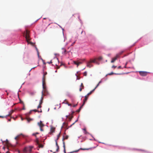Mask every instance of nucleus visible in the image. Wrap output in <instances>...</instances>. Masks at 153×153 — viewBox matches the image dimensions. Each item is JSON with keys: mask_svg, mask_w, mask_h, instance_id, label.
<instances>
[{"mask_svg": "<svg viewBox=\"0 0 153 153\" xmlns=\"http://www.w3.org/2000/svg\"><path fill=\"white\" fill-rule=\"evenodd\" d=\"M122 68V67L121 66H119L118 67V69H120V68Z\"/></svg>", "mask_w": 153, "mask_h": 153, "instance_id": "a18cd8bd", "label": "nucleus"}, {"mask_svg": "<svg viewBox=\"0 0 153 153\" xmlns=\"http://www.w3.org/2000/svg\"><path fill=\"white\" fill-rule=\"evenodd\" d=\"M57 147V148L56 149V151L58 152L59 151V146Z\"/></svg>", "mask_w": 153, "mask_h": 153, "instance_id": "72a5a7b5", "label": "nucleus"}, {"mask_svg": "<svg viewBox=\"0 0 153 153\" xmlns=\"http://www.w3.org/2000/svg\"><path fill=\"white\" fill-rule=\"evenodd\" d=\"M46 19V18H44V19Z\"/></svg>", "mask_w": 153, "mask_h": 153, "instance_id": "bf43d9fd", "label": "nucleus"}, {"mask_svg": "<svg viewBox=\"0 0 153 153\" xmlns=\"http://www.w3.org/2000/svg\"><path fill=\"white\" fill-rule=\"evenodd\" d=\"M97 59L95 58L94 59H91L90 61L91 62L95 63Z\"/></svg>", "mask_w": 153, "mask_h": 153, "instance_id": "f3484780", "label": "nucleus"}, {"mask_svg": "<svg viewBox=\"0 0 153 153\" xmlns=\"http://www.w3.org/2000/svg\"><path fill=\"white\" fill-rule=\"evenodd\" d=\"M82 89H83L82 88H79V91H82Z\"/></svg>", "mask_w": 153, "mask_h": 153, "instance_id": "09e8293b", "label": "nucleus"}, {"mask_svg": "<svg viewBox=\"0 0 153 153\" xmlns=\"http://www.w3.org/2000/svg\"><path fill=\"white\" fill-rule=\"evenodd\" d=\"M33 148V146H30L26 147L24 149V152L26 153L31 152L32 149Z\"/></svg>", "mask_w": 153, "mask_h": 153, "instance_id": "f03ea898", "label": "nucleus"}, {"mask_svg": "<svg viewBox=\"0 0 153 153\" xmlns=\"http://www.w3.org/2000/svg\"><path fill=\"white\" fill-rule=\"evenodd\" d=\"M43 97L42 96L41 98V99L40 100L39 105L37 107V108H41L42 107V105H41L43 103Z\"/></svg>", "mask_w": 153, "mask_h": 153, "instance_id": "39448f33", "label": "nucleus"}, {"mask_svg": "<svg viewBox=\"0 0 153 153\" xmlns=\"http://www.w3.org/2000/svg\"><path fill=\"white\" fill-rule=\"evenodd\" d=\"M73 62L75 64L77 65V67H78V66L79 65L78 62H76V61H74Z\"/></svg>", "mask_w": 153, "mask_h": 153, "instance_id": "412c9836", "label": "nucleus"}, {"mask_svg": "<svg viewBox=\"0 0 153 153\" xmlns=\"http://www.w3.org/2000/svg\"><path fill=\"white\" fill-rule=\"evenodd\" d=\"M56 146L57 147L59 146V145H58V144L56 140Z\"/></svg>", "mask_w": 153, "mask_h": 153, "instance_id": "f704fd0d", "label": "nucleus"}, {"mask_svg": "<svg viewBox=\"0 0 153 153\" xmlns=\"http://www.w3.org/2000/svg\"><path fill=\"white\" fill-rule=\"evenodd\" d=\"M62 49L63 51L62 52V53L63 54H66L68 52L66 51V49L65 48H63Z\"/></svg>", "mask_w": 153, "mask_h": 153, "instance_id": "2eb2a0df", "label": "nucleus"}, {"mask_svg": "<svg viewBox=\"0 0 153 153\" xmlns=\"http://www.w3.org/2000/svg\"><path fill=\"white\" fill-rule=\"evenodd\" d=\"M47 74V72H45L44 74V75H43V77L44 76H45V75H46Z\"/></svg>", "mask_w": 153, "mask_h": 153, "instance_id": "58836bf2", "label": "nucleus"}, {"mask_svg": "<svg viewBox=\"0 0 153 153\" xmlns=\"http://www.w3.org/2000/svg\"><path fill=\"white\" fill-rule=\"evenodd\" d=\"M55 130V128L53 127H51V131L52 132H54Z\"/></svg>", "mask_w": 153, "mask_h": 153, "instance_id": "a878e982", "label": "nucleus"}, {"mask_svg": "<svg viewBox=\"0 0 153 153\" xmlns=\"http://www.w3.org/2000/svg\"><path fill=\"white\" fill-rule=\"evenodd\" d=\"M81 86V87H82V88H83H83H84V86H83V83H82L81 84V86Z\"/></svg>", "mask_w": 153, "mask_h": 153, "instance_id": "c9c22d12", "label": "nucleus"}, {"mask_svg": "<svg viewBox=\"0 0 153 153\" xmlns=\"http://www.w3.org/2000/svg\"><path fill=\"white\" fill-rule=\"evenodd\" d=\"M31 94H32V95H33V94H33V93H31Z\"/></svg>", "mask_w": 153, "mask_h": 153, "instance_id": "13d9d810", "label": "nucleus"}, {"mask_svg": "<svg viewBox=\"0 0 153 153\" xmlns=\"http://www.w3.org/2000/svg\"><path fill=\"white\" fill-rule=\"evenodd\" d=\"M39 134V133H38V132H36L35 134H33V135H34V136H35L36 137V135L37 134Z\"/></svg>", "mask_w": 153, "mask_h": 153, "instance_id": "e433bc0d", "label": "nucleus"}, {"mask_svg": "<svg viewBox=\"0 0 153 153\" xmlns=\"http://www.w3.org/2000/svg\"><path fill=\"white\" fill-rule=\"evenodd\" d=\"M64 103H65L66 104H67V105H68V104L69 103L66 100H65Z\"/></svg>", "mask_w": 153, "mask_h": 153, "instance_id": "c85d7f7f", "label": "nucleus"}, {"mask_svg": "<svg viewBox=\"0 0 153 153\" xmlns=\"http://www.w3.org/2000/svg\"><path fill=\"white\" fill-rule=\"evenodd\" d=\"M97 59L99 61H100L102 59V56H100L98 57V58H97Z\"/></svg>", "mask_w": 153, "mask_h": 153, "instance_id": "5701e85b", "label": "nucleus"}, {"mask_svg": "<svg viewBox=\"0 0 153 153\" xmlns=\"http://www.w3.org/2000/svg\"><path fill=\"white\" fill-rule=\"evenodd\" d=\"M55 64L57 66V69H59V68L60 67L58 66V64H57V63Z\"/></svg>", "mask_w": 153, "mask_h": 153, "instance_id": "2f4dec72", "label": "nucleus"}, {"mask_svg": "<svg viewBox=\"0 0 153 153\" xmlns=\"http://www.w3.org/2000/svg\"><path fill=\"white\" fill-rule=\"evenodd\" d=\"M43 90H45V89H46V86L44 85V88H43Z\"/></svg>", "mask_w": 153, "mask_h": 153, "instance_id": "79ce46f5", "label": "nucleus"}, {"mask_svg": "<svg viewBox=\"0 0 153 153\" xmlns=\"http://www.w3.org/2000/svg\"><path fill=\"white\" fill-rule=\"evenodd\" d=\"M84 133L85 134H89V133L86 130L85 131H84Z\"/></svg>", "mask_w": 153, "mask_h": 153, "instance_id": "c756f323", "label": "nucleus"}, {"mask_svg": "<svg viewBox=\"0 0 153 153\" xmlns=\"http://www.w3.org/2000/svg\"><path fill=\"white\" fill-rule=\"evenodd\" d=\"M66 117L67 118H69V119L70 121H71V119H72V118L73 117V116H71V117H69V116H67V115L66 116Z\"/></svg>", "mask_w": 153, "mask_h": 153, "instance_id": "b1692460", "label": "nucleus"}, {"mask_svg": "<svg viewBox=\"0 0 153 153\" xmlns=\"http://www.w3.org/2000/svg\"><path fill=\"white\" fill-rule=\"evenodd\" d=\"M101 81H100L97 84L96 86L94 88V89H93L90 92L88 93V94H87L88 96H89L90 95H91L92 93L94 91V90H95V89L99 85V84L101 83Z\"/></svg>", "mask_w": 153, "mask_h": 153, "instance_id": "423d86ee", "label": "nucleus"}, {"mask_svg": "<svg viewBox=\"0 0 153 153\" xmlns=\"http://www.w3.org/2000/svg\"><path fill=\"white\" fill-rule=\"evenodd\" d=\"M82 129L84 131H85L86 130L85 128H84L83 129Z\"/></svg>", "mask_w": 153, "mask_h": 153, "instance_id": "8fccbe9b", "label": "nucleus"}, {"mask_svg": "<svg viewBox=\"0 0 153 153\" xmlns=\"http://www.w3.org/2000/svg\"><path fill=\"white\" fill-rule=\"evenodd\" d=\"M36 50H37V52H38V55L39 56V53L38 51V49L37 48H36Z\"/></svg>", "mask_w": 153, "mask_h": 153, "instance_id": "de8ad7c7", "label": "nucleus"}, {"mask_svg": "<svg viewBox=\"0 0 153 153\" xmlns=\"http://www.w3.org/2000/svg\"><path fill=\"white\" fill-rule=\"evenodd\" d=\"M6 153H7V152Z\"/></svg>", "mask_w": 153, "mask_h": 153, "instance_id": "680f3d73", "label": "nucleus"}, {"mask_svg": "<svg viewBox=\"0 0 153 153\" xmlns=\"http://www.w3.org/2000/svg\"><path fill=\"white\" fill-rule=\"evenodd\" d=\"M24 35L25 36L27 42H28L29 40H30L29 31L27 30H26L25 32H24Z\"/></svg>", "mask_w": 153, "mask_h": 153, "instance_id": "f257e3e1", "label": "nucleus"}, {"mask_svg": "<svg viewBox=\"0 0 153 153\" xmlns=\"http://www.w3.org/2000/svg\"><path fill=\"white\" fill-rule=\"evenodd\" d=\"M91 62L90 61L88 62L87 63V66L89 67V68H91L93 66V65L91 64Z\"/></svg>", "mask_w": 153, "mask_h": 153, "instance_id": "4468645a", "label": "nucleus"}, {"mask_svg": "<svg viewBox=\"0 0 153 153\" xmlns=\"http://www.w3.org/2000/svg\"><path fill=\"white\" fill-rule=\"evenodd\" d=\"M88 98H87V97H85V98L84 100H83V102L82 104L83 105H84L85 104V102L87 100Z\"/></svg>", "mask_w": 153, "mask_h": 153, "instance_id": "dca6fc26", "label": "nucleus"}, {"mask_svg": "<svg viewBox=\"0 0 153 153\" xmlns=\"http://www.w3.org/2000/svg\"><path fill=\"white\" fill-rule=\"evenodd\" d=\"M45 77L44 76L42 77V80L43 88H44V85H45Z\"/></svg>", "mask_w": 153, "mask_h": 153, "instance_id": "9d476101", "label": "nucleus"}, {"mask_svg": "<svg viewBox=\"0 0 153 153\" xmlns=\"http://www.w3.org/2000/svg\"><path fill=\"white\" fill-rule=\"evenodd\" d=\"M78 64L79 65L80 64H82V62H78Z\"/></svg>", "mask_w": 153, "mask_h": 153, "instance_id": "37998d69", "label": "nucleus"}, {"mask_svg": "<svg viewBox=\"0 0 153 153\" xmlns=\"http://www.w3.org/2000/svg\"><path fill=\"white\" fill-rule=\"evenodd\" d=\"M83 105H83V104H82V105H81V106L79 108V109H78L77 111H77V112H79L80 111V110H81V109L82 108V107H83Z\"/></svg>", "mask_w": 153, "mask_h": 153, "instance_id": "aec40b11", "label": "nucleus"}, {"mask_svg": "<svg viewBox=\"0 0 153 153\" xmlns=\"http://www.w3.org/2000/svg\"><path fill=\"white\" fill-rule=\"evenodd\" d=\"M148 73L146 72L145 71H140L139 74H140L142 76H146Z\"/></svg>", "mask_w": 153, "mask_h": 153, "instance_id": "1a4fd4ad", "label": "nucleus"}, {"mask_svg": "<svg viewBox=\"0 0 153 153\" xmlns=\"http://www.w3.org/2000/svg\"><path fill=\"white\" fill-rule=\"evenodd\" d=\"M57 72V71H55V72Z\"/></svg>", "mask_w": 153, "mask_h": 153, "instance_id": "052dcab7", "label": "nucleus"}, {"mask_svg": "<svg viewBox=\"0 0 153 153\" xmlns=\"http://www.w3.org/2000/svg\"><path fill=\"white\" fill-rule=\"evenodd\" d=\"M48 94V92L46 89L43 90L42 92V96H45Z\"/></svg>", "mask_w": 153, "mask_h": 153, "instance_id": "20e7f679", "label": "nucleus"}, {"mask_svg": "<svg viewBox=\"0 0 153 153\" xmlns=\"http://www.w3.org/2000/svg\"><path fill=\"white\" fill-rule=\"evenodd\" d=\"M77 121H78V120H76L75 121V122H74V123H73L72 124H71V125L70 126V127H71V126H72V125H74V123H75Z\"/></svg>", "mask_w": 153, "mask_h": 153, "instance_id": "473e14b6", "label": "nucleus"}, {"mask_svg": "<svg viewBox=\"0 0 153 153\" xmlns=\"http://www.w3.org/2000/svg\"><path fill=\"white\" fill-rule=\"evenodd\" d=\"M83 75L85 76H86L87 75V72L86 71H85V72H84L83 73Z\"/></svg>", "mask_w": 153, "mask_h": 153, "instance_id": "7c9ffc66", "label": "nucleus"}, {"mask_svg": "<svg viewBox=\"0 0 153 153\" xmlns=\"http://www.w3.org/2000/svg\"><path fill=\"white\" fill-rule=\"evenodd\" d=\"M83 32V31H82V32H81V34H82V33Z\"/></svg>", "mask_w": 153, "mask_h": 153, "instance_id": "4d7b16f0", "label": "nucleus"}, {"mask_svg": "<svg viewBox=\"0 0 153 153\" xmlns=\"http://www.w3.org/2000/svg\"><path fill=\"white\" fill-rule=\"evenodd\" d=\"M36 144L38 145V147H39V148H43V146H44L43 145H42V144H39V141L38 140H37L36 141Z\"/></svg>", "mask_w": 153, "mask_h": 153, "instance_id": "ddd939ff", "label": "nucleus"}, {"mask_svg": "<svg viewBox=\"0 0 153 153\" xmlns=\"http://www.w3.org/2000/svg\"><path fill=\"white\" fill-rule=\"evenodd\" d=\"M68 135H66L65 136H64L63 138L62 139L63 140L65 139H67L68 138Z\"/></svg>", "mask_w": 153, "mask_h": 153, "instance_id": "6ab92c4d", "label": "nucleus"}, {"mask_svg": "<svg viewBox=\"0 0 153 153\" xmlns=\"http://www.w3.org/2000/svg\"><path fill=\"white\" fill-rule=\"evenodd\" d=\"M21 136H22L23 137H24L25 136L22 134H20L16 136L15 138V139L16 141H17L19 138Z\"/></svg>", "mask_w": 153, "mask_h": 153, "instance_id": "6e6552de", "label": "nucleus"}, {"mask_svg": "<svg viewBox=\"0 0 153 153\" xmlns=\"http://www.w3.org/2000/svg\"><path fill=\"white\" fill-rule=\"evenodd\" d=\"M53 61L57 62L59 64V60L58 59L56 58H54L53 60H51L50 62H48V63L50 64L53 63Z\"/></svg>", "mask_w": 153, "mask_h": 153, "instance_id": "0eeeda50", "label": "nucleus"}, {"mask_svg": "<svg viewBox=\"0 0 153 153\" xmlns=\"http://www.w3.org/2000/svg\"><path fill=\"white\" fill-rule=\"evenodd\" d=\"M63 147H64V151L65 152V153H66V150H65V142H63Z\"/></svg>", "mask_w": 153, "mask_h": 153, "instance_id": "4be33fe9", "label": "nucleus"}, {"mask_svg": "<svg viewBox=\"0 0 153 153\" xmlns=\"http://www.w3.org/2000/svg\"><path fill=\"white\" fill-rule=\"evenodd\" d=\"M32 111V110H31L29 113L27 114V115L28 116L31 114V112Z\"/></svg>", "mask_w": 153, "mask_h": 153, "instance_id": "cd10ccee", "label": "nucleus"}, {"mask_svg": "<svg viewBox=\"0 0 153 153\" xmlns=\"http://www.w3.org/2000/svg\"><path fill=\"white\" fill-rule=\"evenodd\" d=\"M117 67V66H114V65H113L112 66V68H114H114H116Z\"/></svg>", "mask_w": 153, "mask_h": 153, "instance_id": "ea45409f", "label": "nucleus"}, {"mask_svg": "<svg viewBox=\"0 0 153 153\" xmlns=\"http://www.w3.org/2000/svg\"><path fill=\"white\" fill-rule=\"evenodd\" d=\"M68 106H71V104H69V103H68Z\"/></svg>", "mask_w": 153, "mask_h": 153, "instance_id": "3c124183", "label": "nucleus"}, {"mask_svg": "<svg viewBox=\"0 0 153 153\" xmlns=\"http://www.w3.org/2000/svg\"><path fill=\"white\" fill-rule=\"evenodd\" d=\"M79 150H76V151H75L73 152H71V153H73V152H78L79 151Z\"/></svg>", "mask_w": 153, "mask_h": 153, "instance_id": "c03bdc74", "label": "nucleus"}, {"mask_svg": "<svg viewBox=\"0 0 153 153\" xmlns=\"http://www.w3.org/2000/svg\"><path fill=\"white\" fill-rule=\"evenodd\" d=\"M89 96H88L87 95H86L85 97H87V98H88V97Z\"/></svg>", "mask_w": 153, "mask_h": 153, "instance_id": "603ef678", "label": "nucleus"}, {"mask_svg": "<svg viewBox=\"0 0 153 153\" xmlns=\"http://www.w3.org/2000/svg\"><path fill=\"white\" fill-rule=\"evenodd\" d=\"M95 63L97 64V65H99L100 63L99 62H98L96 61V62H95Z\"/></svg>", "mask_w": 153, "mask_h": 153, "instance_id": "4c0bfd02", "label": "nucleus"}, {"mask_svg": "<svg viewBox=\"0 0 153 153\" xmlns=\"http://www.w3.org/2000/svg\"><path fill=\"white\" fill-rule=\"evenodd\" d=\"M77 105V104H76V105H74L73 107H75Z\"/></svg>", "mask_w": 153, "mask_h": 153, "instance_id": "49530a36", "label": "nucleus"}, {"mask_svg": "<svg viewBox=\"0 0 153 153\" xmlns=\"http://www.w3.org/2000/svg\"><path fill=\"white\" fill-rule=\"evenodd\" d=\"M119 56V55H117L115 57H114L112 59L111 61V63L114 62H115V61L118 58Z\"/></svg>", "mask_w": 153, "mask_h": 153, "instance_id": "f8f14e48", "label": "nucleus"}, {"mask_svg": "<svg viewBox=\"0 0 153 153\" xmlns=\"http://www.w3.org/2000/svg\"><path fill=\"white\" fill-rule=\"evenodd\" d=\"M126 64H127V63L126 64V65L124 67V68H126Z\"/></svg>", "mask_w": 153, "mask_h": 153, "instance_id": "864d4df0", "label": "nucleus"}, {"mask_svg": "<svg viewBox=\"0 0 153 153\" xmlns=\"http://www.w3.org/2000/svg\"><path fill=\"white\" fill-rule=\"evenodd\" d=\"M91 148H88V149H83V148H80L79 149H80V150H88L90 149Z\"/></svg>", "mask_w": 153, "mask_h": 153, "instance_id": "bb28decb", "label": "nucleus"}, {"mask_svg": "<svg viewBox=\"0 0 153 153\" xmlns=\"http://www.w3.org/2000/svg\"><path fill=\"white\" fill-rule=\"evenodd\" d=\"M37 124L40 127V130L41 131H43L44 130L42 128L44 127V125L43 123L42 122L40 121V122L38 123Z\"/></svg>", "mask_w": 153, "mask_h": 153, "instance_id": "7ed1b4c3", "label": "nucleus"}, {"mask_svg": "<svg viewBox=\"0 0 153 153\" xmlns=\"http://www.w3.org/2000/svg\"><path fill=\"white\" fill-rule=\"evenodd\" d=\"M32 111H34L35 112H42V110L41 109H40V111L37 110L36 109L32 110Z\"/></svg>", "mask_w": 153, "mask_h": 153, "instance_id": "a211bd4d", "label": "nucleus"}, {"mask_svg": "<svg viewBox=\"0 0 153 153\" xmlns=\"http://www.w3.org/2000/svg\"><path fill=\"white\" fill-rule=\"evenodd\" d=\"M123 51H122L121 53H120V54H121V53H123Z\"/></svg>", "mask_w": 153, "mask_h": 153, "instance_id": "5fc2aeb1", "label": "nucleus"}, {"mask_svg": "<svg viewBox=\"0 0 153 153\" xmlns=\"http://www.w3.org/2000/svg\"><path fill=\"white\" fill-rule=\"evenodd\" d=\"M13 111H14L12 110L10 112H9V113L6 116H0V117L3 118H4V117H7L9 116L10 115H11V114L13 112Z\"/></svg>", "mask_w": 153, "mask_h": 153, "instance_id": "9b49d317", "label": "nucleus"}, {"mask_svg": "<svg viewBox=\"0 0 153 153\" xmlns=\"http://www.w3.org/2000/svg\"><path fill=\"white\" fill-rule=\"evenodd\" d=\"M9 121H11V119H9Z\"/></svg>", "mask_w": 153, "mask_h": 153, "instance_id": "6e6d98bb", "label": "nucleus"}, {"mask_svg": "<svg viewBox=\"0 0 153 153\" xmlns=\"http://www.w3.org/2000/svg\"><path fill=\"white\" fill-rule=\"evenodd\" d=\"M57 136V140L59 138V137H60V134H58Z\"/></svg>", "mask_w": 153, "mask_h": 153, "instance_id": "a19ab883", "label": "nucleus"}, {"mask_svg": "<svg viewBox=\"0 0 153 153\" xmlns=\"http://www.w3.org/2000/svg\"><path fill=\"white\" fill-rule=\"evenodd\" d=\"M113 74H116V73H114L113 72H111V73H109L107 75H112Z\"/></svg>", "mask_w": 153, "mask_h": 153, "instance_id": "393cba45", "label": "nucleus"}]
</instances>
